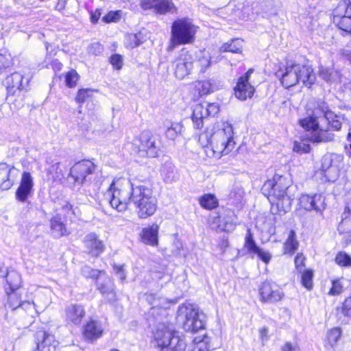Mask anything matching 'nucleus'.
Wrapping results in <instances>:
<instances>
[{
  "instance_id": "1",
  "label": "nucleus",
  "mask_w": 351,
  "mask_h": 351,
  "mask_svg": "<svg viewBox=\"0 0 351 351\" xmlns=\"http://www.w3.org/2000/svg\"><path fill=\"white\" fill-rule=\"evenodd\" d=\"M344 117L329 110L322 103L313 114L300 120V125L307 132V138L312 143H326L332 141L334 134L329 132V126L339 130Z\"/></svg>"
},
{
  "instance_id": "2",
  "label": "nucleus",
  "mask_w": 351,
  "mask_h": 351,
  "mask_svg": "<svg viewBox=\"0 0 351 351\" xmlns=\"http://www.w3.org/2000/svg\"><path fill=\"white\" fill-rule=\"evenodd\" d=\"M205 136L209 143L206 152L210 157L219 158L230 153L235 147L233 128L227 122L210 125L206 129Z\"/></svg>"
},
{
  "instance_id": "3",
  "label": "nucleus",
  "mask_w": 351,
  "mask_h": 351,
  "mask_svg": "<svg viewBox=\"0 0 351 351\" xmlns=\"http://www.w3.org/2000/svg\"><path fill=\"white\" fill-rule=\"evenodd\" d=\"M132 203L141 219L152 216L158 208V200L152 190L143 184L132 186Z\"/></svg>"
},
{
  "instance_id": "4",
  "label": "nucleus",
  "mask_w": 351,
  "mask_h": 351,
  "mask_svg": "<svg viewBox=\"0 0 351 351\" xmlns=\"http://www.w3.org/2000/svg\"><path fill=\"white\" fill-rule=\"evenodd\" d=\"M130 181L124 178H115L111 183L106 197L114 209L123 212L132 202V186Z\"/></svg>"
},
{
  "instance_id": "5",
  "label": "nucleus",
  "mask_w": 351,
  "mask_h": 351,
  "mask_svg": "<svg viewBox=\"0 0 351 351\" xmlns=\"http://www.w3.org/2000/svg\"><path fill=\"white\" fill-rule=\"evenodd\" d=\"M154 343L160 351H185L186 343L178 332L167 325H158L154 332Z\"/></svg>"
},
{
  "instance_id": "6",
  "label": "nucleus",
  "mask_w": 351,
  "mask_h": 351,
  "mask_svg": "<svg viewBox=\"0 0 351 351\" xmlns=\"http://www.w3.org/2000/svg\"><path fill=\"white\" fill-rule=\"evenodd\" d=\"M282 85L289 88L300 82L310 86L315 81V75L311 66L304 64L287 63L280 78Z\"/></svg>"
},
{
  "instance_id": "7",
  "label": "nucleus",
  "mask_w": 351,
  "mask_h": 351,
  "mask_svg": "<svg viewBox=\"0 0 351 351\" xmlns=\"http://www.w3.org/2000/svg\"><path fill=\"white\" fill-rule=\"evenodd\" d=\"M197 28L189 19L175 21L171 27V49H173L177 45L193 43Z\"/></svg>"
},
{
  "instance_id": "8",
  "label": "nucleus",
  "mask_w": 351,
  "mask_h": 351,
  "mask_svg": "<svg viewBox=\"0 0 351 351\" xmlns=\"http://www.w3.org/2000/svg\"><path fill=\"white\" fill-rule=\"evenodd\" d=\"M264 187L266 190H270L269 195L278 199V207L281 206L285 211L289 209L291 204V197L288 194L289 186L286 184V178L275 175L272 180H267Z\"/></svg>"
},
{
  "instance_id": "9",
  "label": "nucleus",
  "mask_w": 351,
  "mask_h": 351,
  "mask_svg": "<svg viewBox=\"0 0 351 351\" xmlns=\"http://www.w3.org/2000/svg\"><path fill=\"white\" fill-rule=\"evenodd\" d=\"M134 152L141 158L158 156L159 147L156 145L154 136L149 131L143 132L133 141Z\"/></svg>"
},
{
  "instance_id": "10",
  "label": "nucleus",
  "mask_w": 351,
  "mask_h": 351,
  "mask_svg": "<svg viewBox=\"0 0 351 351\" xmlns=\"http://www.w3.org/2000/svg\"><path fill=\"white\" fill-rule=\"evenodd\" d=\"M334 23L341 30L351 33V0L339 1L334 11Z\"/></svg>"
},
{
  "instance_id": "11",
  "label": "nucleus",
  "mask_w": 351,
  "mask_h": 351,
  "mask_svg": "<svg viewBox=\"0 0 351 351\" xmlns=\"http://www.w3.org/2000/svg\"><path fill=\"white\" fill-rule=\"evenodd\" d=\"M220 108L217 103L197 104L195 106L192 114V121L196 129L203 126L204 119L207 117H215L219 112Z\"/></svg>"
},
{
  "instance_id": "12",
  "label": "nucleus",
  "mask_w": 351,
  "mask_h": 351,
  "mask_svg": "<svg viewBox=\"0 0 351 351\" xmlns=\"http://www.w3.org/2000/svg\"><path fill=\"white\" fill-rule=\"evenodd\" d=\"M205 316L198 308L193 305L186 307L185 321L183 324L186 331L197 332L204 328Z\"/></svg>"
},
{
  "instance_id": "13",
  "label": "nucleus",
  "mask_w": 351,
  "mask_h": 351,
  "mask_svg": "<svg viewBox=\"0 0 351 351\" xmlns=\"http://www.w3.org/2000/svg\"><path fill=\"white\" fill-rule=\"evenodd\" d=\"M174 74L178 79L182 80L188 75L193 67L192 55L182 49L172 63Z\"/></svg>"
},
{
  "instance_id": "14",
  "label": "nucleus",
  "mask_w": 351,
  "mask_h": 351,
  "mask_svg": "<svg viewBox=\"0 0 351 351\" xmlns=\"http://www.w3.org/2000/svg\"><path fill=\"white\" fill-rule=\"evenodd\" d=\"M260 300L264 303H276L284 297L283 292L278 286L271 281H264L259 286Z\"/></svg>"
},
{
  "instance_id": "15",
  "label": "nucleus",
  "mask_w": 351,
  "mask_h": 351,
  "mask_svg": "<svg viewBox=\"0 0 351 351\" xmlns=\"http://www.w3.org/2000/svg\"><path fill=\"white\" fill-rule=\"evenodd\" d=\"M34 343L36 346L32 351H56L58 341L51 333L40 330L34 335Z\"/></svg>"
},
{
  "instance_id": "16",
  "label": "nucleus",
  "mask_w": 351,
  "mask_h": 351,
  "mask_svg": "<svg viewBox=\"0 0 351 351\" xmlns=\"http://www.w3.org/2000/svg\"><path fill=\"white\" fill-rule=\"evenodd\" d=\"M253 72L254 70L250 69L238 79L237 86L234 88V95L237 98L241 101L251 98L254 93L255 88L250 82V76Z\"/></svg>"
},
{
  "instance_id": "17",
  "label": "nucleus",
  "mask_w": 351,
  "mask_h": 351,
  "mask_svg": "<svg viewBox=\"0 0 351 351\" xmlns=\"http://www.w3.org/2000/svg\"><path fill=\"white\" fill-rule=\"evenodd\" d=\"M95 169V165L90 160H83L76 163L69 171V176L73 180V184H82L86 178L92 174Z\"/></svg>"
},
{
  "instance_id": "18",
  "label": "nucleus",
  "mask_w": 351,
  "mask_h": 351,
  "mask_svg": "<svg viewBox=\"0 0 351 351\" xmlns=\"http://www.w3.org/2000/svg\"><path fill=\"white\" fill-rule=\"evenodd\" d=\"M147 300L152 305L149 313L155 317L165 315L166 311L177 302L175 300L152 294L147 295Z\"/></svg>"
},
{
  "instance_id": "19",
  "label": "nucleus",
  "mask_w": 351,
  "mask_h": 351,
  "mask_svg": "<svg viewBox=\"0 0 351 351\" xmlns=\"http://www.w3.org/2000/svg\"><path fill=\"white\" fill-rule=\"evenodd\" d=\"M141 5L143 10H151L158 14L176 12L177 8L172 0H141Z\"/></svg>"
},
{
  "instance_id": "20",
  "label": "nucleus",
  "mask_w": 351,
  "mask_h": 351,
  "mask_svg": "<svg viewBox=\"0 0 351 351\" xmlns=\"http://www.w3.org/2000/svg\"><path fill=\"white\" fill-rule=\"evenodd\" d=\"M299 206L307 211L322 212L325 208L324 199L321 194H304L299 198Z\"/></svg>"
},
{
  "instance_id": "21",
  "label": "nucleus",
  "mask_w": 351,
  "mask_h": 351,
  "mask_svg": "<svg viewBox=\"0 0 351 351\" xmlns=\"http://www.w3.org/2000/svg\"><path fill=\"white\" fill-rule=\"evenodd\" d=\"M34 187V179L29 172L24 171L22 173L20 184L16 192V198L18 201L25 202L31 195Z\"/></svg>"
},
{
  "instance_id": "22",
  "label": "nucleus",
  "mask_w": 351,
  "mask_h": 351,
  "mask_svg": "<svg viewBox=\"0 0 351 351\" xmlns=\"http://www.w3.org/2000/svg\"><path fill=\"white\" fill-rule=\"evenodd\" d=\"M84 243L86 249L92 256H99L105 250V245L95 233L90 232L86 235Z\"/></svg>"
},
{
  "instance_id": "23",
  "label": "nucleus",
  "mask_w": 351,
  "mask_h": 351,
  "mask_svg": "<svg viewBox=\"0 0 351 351\" xmlns=\"http://www.w3.org/2000/svg\"><path fill=\"white\" fill-rule=\"evenodd\" d=\"M334 157L338 158L341 156L337 155H326L322 159V167L326 180L328 182H335L339 176V168L332 165Z\"/></svg>"
},
{
  "instance_id": "24",
  "label": "nucleus",
  "mask_w": 351,
  "mask_h": 351,
  "mask_svg": "<svg viewBox=\"0 0 351 351\" xmlns=\"http://www.w3.org/2000/svg\"><path fill=\"white\" fill-rule=\"evenodd\" d=\"M159 226L153 223L142 229L140 233L141 241L147 245L157 247L158 245Z\"/></svg>"
},
{
  "instance_id": "25",
  "label": "nucleus",
  "mask_w": 351,
  "mask_h": 351,
  "mask_svg": "<svg viewBox=\"0 0 351 351\" xmlns=\"http://www.w3.org/2000/svg\"><path fill=\"white\" fill-rule=\"evenodd\" d=\"M85 315L81 305L72 304L65 308V318L69 324L80 325Z\"/></svg>"
},
{
  "instance_id": "26",
  "label": "nucleus",
  "mask_w": 351,
  "mask_h": 351,
  "mask_svg": "<svg viewBox=\"0 0 351 351\" xmlns=\"http://www.w3.org/2000/svg\"><path fill=\"white\" fill-rule=\"evenodd\" d=\"M68 170L65 164L56 162L48 169L47 173L53 182L63 184L66 180V176H68L67 179L71 178L69 173H68Z\"/></svg>"
},
{
  "instance_id": "27",
  "label": "nucleus",
  "mask_w": 351,
  "mask_h": 351,
  "mask_svg": "<svg viewBox=\"0 0 351 351\" xmlns=\"http://www.w3.org/2000/svg\"><path fill=\"white\" fill-rule=\"evenodd\" d=\"M50 304V301L45 298L41 304H36L34 302L23 301L19 303V308L24 310L32 317L43 312Z\"/></svg>"
},
{
  "instance_id": "28",
  "label": "nucleus",
  "mask_w": 351,
  "mask_h": 351,
  "mask_svg": "<svg viewBox=\"0 0 351 351\" xmlns=\"http://www.w3.org/2000/svg\"><path fill=\"white\" fill-rule=\"evenodd\" d=\"M97 287L108 302H112L115 300L116 293L114 291L113 282L110 277L104 275L103 278L97 281Z\"/></svg>"
},
{
  "instance_id": "29",
  "label": "nucleus",
  "mask_w": 351,
  "mask_h": 351,
  "mask_svg": "<svg viewBox=\"0 0 351 351\" xmlns=\"http://www.w3.org/2000/svg\"><path fill=\"white\" fill-rule=\"evenodd\" d=\"M103 332V329L99 324L95 321L88 322L84 328V336L88 340H95L99 338Z\"/></svg>"
},
{
  "instance_id": "30",
  "label": "nucleus",
  "mask_w": 351,
  "mask_h": 351,
  "mask_svg": "<svg viewBox=\"0 0 351 351\" xmlns=\"http://www.w3.org/2000/svg\"><path fill=\"white\" fill-rule=\"evenodd\" d=\"M212 51L209 50L200 51L197 56V66L199 67L200 72L205 71L210 66L212 62Z\"/></svg>"
},
{
  "instance_id": "31",
  "label": "nucleus",
  "mask_w": 351,
  "mask_h": 351,
  "mask_svg": "<svg viewBox=\"0 0 351 351\" xmlns=\"http://www.w3.org/2000/svg\"><path fill=\"white\" fill-rule=\"evenodd\" d=\"M51 229L55 237H61L69 234L65 225L58 216L54 217L51 220Z\"/></svg>"
},
{
  "instance_id": "32",
  "label": "nucleus",
  "mask_w": 351,
  "mask_h": 351,
  "mask_svg": "<svg viewBox=\"0 0 351 351\" xmlns=\"http://www.w3.org/2000/svg\"><path fill=\"white\" fill-rule=\"evenodd\" d=\"M27 294L28 298L35 294V297L37 298L36 304H41L45 298H48L51 302L50 298L48 297V291L36 285H30L27 288Z\"/></svg>"
},
{
  "instance_id": "33",
  "label": "nucleus",
  "mask_w": 351,
  "mask_h": 351,
  "mask_svg": "<svg viewBox=\"0 0 351 351\" xmlns=\"http://www.w3.org/2000/svg\"><path fill=\"white\" fill-rule=\"evenodd\" d=\"M210 339L206 335L195 337L193 341L191 351H209Z\"/></svg>"
},
{
  "instance_id": "34",
  "label": "nucleus",
  "mask_w": 351,
  "mask_h": 351,
  "mask_svg": "<svg viewBox=\"0 0 351 351\" xmlns=\"http://www.w3.org/2000/svg\"><path fill=\"white\" fill-rule=\"evenodd\" d=\"M10 169L6 164L0 165V188L3 190L10 189L12 183L10 180Z\"/></svg>"
},
{
  "instance_id": "35",
  "label": "nucleus",
  "mask_w": 351,
  "mask_h": 351,
  "mask_svg": "<svg viewBox=\"0 0 351 351\" xmlns=\"http://www.w3.org/2000/svg\"><path fill=\"white\" fill-rule=\"evenodd\" d=\"M243 49V40L240 39H234L230 43H226L223 44L220 48L221 52H232V53H241Z\"/></svg>"
},
{
  "instance_id": "36",
  "label": "nucleus",
  "mask_w": 351,
  "mask_h": 351,
  "mask_svg": "<svg viewBox=\"0 0 351 351\" xmlns=\"http://www.w3.org/2000/svg\"><path fill=\"white\" fill-rule=\"evenodd\" d=\"M200 206L207 210H213L218 206V200L213 194H205L199 197Z\"/></svg>"
},
{
  "instance_id": "37",
  "label": "nucleus",
  "mask_w": 351,
  "mask_h": 351,
  "mask_svg": "<svg viewBox=\"0 0 351 351\" xmlns=\"http://www.w3.org/2000/svg\"><path fill=\"white\" fill-rule=\"evenodd\" d=\"M298 247V241L293 230H291L289 237L284 244V253L293 254Z\"/></svg>"
},
{
  "instance_id": "38",
  "label": "nucleus",
  "mask_w": 351,
  "mask_h": 351,
  "mask_svg": "<svg viewBox=\"0 0 351 351\" xmlns=\"http://www.w3.org/2000/svg\"><path fill=\"white\" fill-rule=\"evenodd\" d=\"M23 75L20 73L15 72L7 78V84L12 88L23 89L25 88L23 84Z\"/></svg>"
},
{
  "instance_id": "39",
  "label": "nucleus",
  "mask_w": 351,
  "mask_h": 351,
  "mask_svg": "<svg viewBox=\"0 0 351 351\" xmlns=\"http://www.w3.org/2000/svg\"><path fill=\"white\" fill-rule=\"evenodd\" d=\"M7 283L10 286V289L14 291L19 289L21 285V277L20 274L16 271H12L7 275Z\"/></svg>"
},
{
  "instance_id": "40",
  "label": "nucleus",
  "mask_w": 351,
  "mask_h": 351,
  "mask_svg": "<svg viewBox=\"0 0 351 351\" xmlns=\"http://www.w3.org/2000/svg\"><path fill=\"white\" fill-rule=\"evenodd\" d=\"M244 247L247 250V252L251 254H253L259 247L256 245L253 234L250 229H247L245 237Z\"/></svg>"
},
{
  "instance_id": "41",
  "label": "nucleus",
  "mask_w": 351,
  "mask_h": 351,
  "mask_svg": "<svg viewBox=\"0 0 351 351\" xmlns=\"http://www.w3.org/2000/svg\"><path fill=\"white\" fill-rule=\"evenodd\" d=\"M213 88V85L210 80L198 81L195 83V88L202 95L211 93Z\"/></svg>"
},
{
  "instance_id": "42",
  "label": "nucleus",
  "mask_w": 351,
  "mask_h": 351,
  "mask_svg": "<svg viewBox=\"0 0 351 351\" xmlns=\"http://www.w3.org/2000/svg\"><path fill=\"white\" fill-rule=\"evenodd\" d=\"M182 125L180 123H171V125L167 127L165 134L166 136L171 139L174 140L178 134L182 132Z\"/></svg>"
},
{
  "instance_id": "43",
  "label": "nucleus",
  "mask_w": 351,
  "mask_h": 351,
  "mask_svg": "<svg viewBox=\"0 0 351 351\" xmlns=\"http://www.w3.org/2000/svg\"><path fill=\"white\" fill-rule=\"evenodd\" d=\"M82 273L83 275L87 278H99L98 280L102 279L104 275H106L104 271L92 269L88 266H85L83 267Z\"/></svg>"
},
{
  "instance_id": "44",
  "label": "nucleus",
  "mask_w": 351,
  "mask_h": 351,
  "mask_svg": "<svg viewBox=\"0 0 351 351\" xmlns=\"http://www.w3.org/2000/svg\"><path fill=\"white\" fill-rule=\"evenodd\" d=\"M335 263L341 267L351 266V257L343 252H339L335 257Z\"/></svg>"
},
{
  "instance_id": "45",
  "label": "nucleus",
  "mask_w": 351,
  "mask_h": 351,
  "mask_svg": "<svg viewBox=\"0 0 351 351\" xmlns=\"http://www.w3.org/2000/svg\"><path fill=\"white\" fill-rule=\"evenodd\" d=\"M122 12L121 10L110 11L103 18L102 21L106 23H117L121 20Z\"/></svg>"
},
{
  "instance_id": "46",
  "label": "nucleus",
  "mask_w": 351,
  "mask_h": 351,
  "mask_svg": "<svg viewBox=\"0 0 351 351\" xmlns=\"http://www.w3.org/2000/svg\"><path fill=\"white\" fill-rule=\"evenodd\" d=\"M78 80H79V75L74 70H71V71H69L65 75L66 85L67 86H69V88L75 87L77 84Z\"/></svg>"
},
{
  "instance_id": "47",
  "label": "nucleus",
  "mask_w": 351,
  "mask_h": 351,
  "mask_svg": "<svg viewBox=\"0 0 351 351\" xmlns=\"http://www.w3.org/2000/svg\"><path fill=\"white\" fill-rule=\"evenodd\" d=\"M313 276L311 270H306L302 275V284L308 290L313 287Z\"/></svg>"
},
{
  "instance_id": "48",
  "label": "nucleus",
  "mask_w": 351,
  "mask_h": 351,
  "mask_svg": "<svg viewBox=\"0 0 351 351\" xmlns=\"http://www.w3.org/2000/svg\"><path fill=\"white\" fill-rule=\"evenodd\" d=\"M293 151L298 153H307L310 151V145L304 140L295 141Z\"/></svg>"
},
{
  "instance_id": "49",
  "label": "nucleus",
  "mask_w": 351,
  "mask_h": 351,
  "mask_svg": "<svg viewBox=\"0 0 351 351\" xmlns=\"http://www.w3.org/2000/svg\"><path fill=\"white\" fill-rule=\"evenodd\" d=\"M253 254L256 255L265 264H268L271 258L270 252L261 247H258Z\"/></svg>"
},
{
  "instance_id": "50",
  "label": "nucleus",
  "mask_w": 351,
  "mask_h": 351,
  "mask_svg": "<svg viewBox=\"0 0 351 351\" xmlns=\"http://www.w3.org/2000/svg\"><path fill=\"white\" fill-rule=\"evenodd\" d=\"M341 335V331L339 328L331 329L328 333V339L329 343L333 346L339 339Z\"/></svg>"
},
{
  "instance_id": "51",
  "label": "nucleus",
  "mask_w": 351,
  "mask_h": 351,
  "mask_svg": "<svg viewBox=\"0 0 351 351\" xmlns=\"http://www.w3.org/2000/svg\"><path fill=\"white\" fill-rule=\"evenodd\" d=\"M343 285L341 280H333L332 287L330 289L329 294L332 295H338L343 292Z\"/></svg>"
},
{
  "instance_id": "52",
  "label": "nucleus",
  "mask_w": 351,
  "mask_h": 351,
  "mask_svg": "<svg viewBox=\"0 0 351 351\" xmlns=\"http://www.w3.org/2000/svg\"><path fill=\"white\" fill-rule=\"evenodd\" d=\"M334 75L333 72L328 69L322 68L319 71V76L328 82H331L335 80Z\"/></svg>"
},
{
  "instance_id": "53",
  "label": "nucleus",
  "mask_w": 351,
  "mask_h": 351,
  "mask_svg": "<svg viewBox=\"0 0 351 351\" xmlns=\"http://www.w3.org/2000/svg\"><path fill=\"white\" fill-rule=\"evenodd\" d=\"M21 301L19 300L18 296L16 294H10L8 295V305L10 308L13 310L19 308V303Z\"/></svg>"
},
{
  "instance_id": "54",
  "label": "nucleus",
  "mask_w": 351,
  "mask_h": 351,
  "mask_svg": "<svg viewBox=\"0 0 351 351\" xmlns=\"http://www.w3.org/2000/svg\"><path fill=\"white\" fill-rule=\"evenodd\" d=\"M91 92L89 89H81L78 91L77 96L75 97V100L78 103L84 102L87 97L90 96V93Z\"/></svg>"
},
{
  "instance_id": "55",
  "label": "nucleus",
  "mask_w": 351,
  "mask_h": 351,
  "mask_svg": "<svg viewBox=\"0 0 351 351\" xmlns=\"http://www.w3.org/2000/svg\"><path fill=\"white\" fill-rule=\"evenodd\" d=\"M110 62L114 68L119 70L121 69L123 65L122 57L119 54H114L111 57Z\"/></svg>"
},
{
  "instance_id": "56",
  "label": "nucleus",
  "mask_w": 351,
  "mask_h": 351,
  "mask_svg": "<svg viewBox=\"0 0 351 351\" xmlns=\"http://www.w3.org/2000/svg\"><path fill=\"white\" fill-rule=\"evenodd\" d=\"M281 351H300L297 343L287 341L281 348Z\"/></svg>"
},
{
  "instance_id": "57",
  "label": "nucleus",
  "mask_w": 351,
  "mask_h": 351,
  "mask_svg": "<svg viewBox=\"0 0 351 351\" xmlns=\"http://www.w3.org/2000/svg\"><path fill=\"white\" fill-rule=\"evenodd\" d=\"M343 311L346 315L351 317V297L348 298L345 300L343 303Z\"/></svg>"
},
{
  "instance_id": "58",
  "label": "nucleus",
  "mask_w": 351,
  "mask_h": 351,
  "mask_svg": "<svg viewBox=\"0 0 351 351\" xmlns=\"http://www.w3.org/2000/svg\"><path fill=\"white\" fill-rule=\"evenodd\" d=\"M10 65L9 60L3 55L0 54V73Z\"/></svg>"
},
{
  "instance_id": "59",
  "label": "nucleus",
  "mask_w": 351,
  "mask_h": 351,
  "mask_svg": "<svg viewBox=\"0 0 351 351\" xmlns=\"http://www.w3.org/2000/svg\"><path fill=\"white\" fill-rule=\"evenodd\" d=\"M305 261L304 256L302 254H298L295 258V265L297 269L304 266Z\"/></svg>"
},
{
  "instance_id": "60",
  "label": "nucleus",
  "mask_w": 351,
  "mask_h": 351,
  "mask_svg": "<svg viewBox=\"0 0 351 351\" xmlns=\"http://www.w3.org/2000/svg\"><path fill=\"white\" fill-rule=\"evenodd\" d=\"M259 336L262 342L266 341L269 339L268 329L266 327H262L259 329Z\"/></svg>"
},
{
  "instance_id": "61",
  "label": "nucleus",
  "mask_w": 351,
  "mask_h": 351,
  "mask_svg": "<svg viewBox=\"0 0 351 351\" xmlns=\"http://www.w3.org/2000/svg\"><path fill=\"white\" fill-rule=\"evenodd\" d=\"M114 269L115 272L117 273V274L119 275V278L121 280H124L125 278V274L123 270V265H118V266L114 265Z\"/></svg>"
},
{
  "instance_id": "62",
  "label": "nucleus",
  "mask_w": 351,
  "mask_h": 351,
  "mask_svg": "<svg viewBox=\"0 0 351 351\" xmlns=\"http://www.w3.org/2000/svg\"><path fill=\"white\" fill-rule=\"evenodd\" d=\"M341 58L348 61L351 64V51L342 49L339 51Z\"/></svg>"
},
{
  "instance_id": "63",
  "label": "nucleus",
  "mask_w": 351,
  "mask_h": 351,
  "mask_svg": "<svg viewBox=\"0 0 351 351\" xmlns=\"http://www.w3.org/2000/svg\"><path fill=\"white\" fill-rule=\"evenodd\" d=\"M101 10L99 9L95 10L90 14V20L93 23H97L101 16Z\"/></svg>"
},
{
  "instance_id": "64",
  "label": "nucleus",
  "mask_w": 351,
  "mask_h": 351,
  "mask_svg": "<svg viewBox=\"0 0 351 351\" xmlns=\"http://www.w3.org/2000/svg\"><path fill=\"white\" fill-rule=\"evenodd\" d=\"M167 171V173H172L173 171V168L171 166H164L162 169V173L165 174V172Z\"/></svg>"
}]
</instances>
